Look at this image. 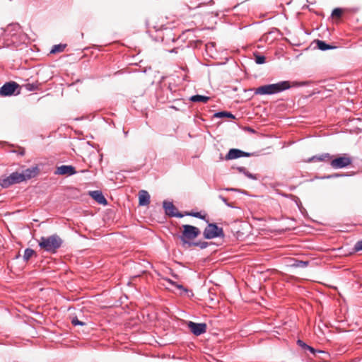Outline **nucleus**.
<instances>
[{"label":"nucleus","instance_id":"nucleus-12","mask_svg":"<svg viewBox=\"0 0 362 362\" xmlns=\"http://www.w3.org/2000/svg\"><path fill=\"white\" fill-rule=\"evenodd\" d=\"M39 173V169L37 167H32L27 168L26 170H23L21 175L22 177V179L23 181H25L27 180H30L34 177H35Z\"/></svg>","mask_w":362,"mask_h":362},{"label":"nucleus","instance_id":"nucleus-1","mask_svg":"<svg viewBox=\"0 0 362 362\" xmlns=\"http://www.w3.org/2000/svg\"><path fill=\"white\" fill-rule=\"evenodd\" d=\"M180 234L177 235L182 247L185 249L190 248V244L200 234V230L193 226L185 224L180 228Z\"/></svg>","mask_w":362,"mask_h":362},{"label":"nucleus","instance_id":"nucleus-5","mask_svg":"<svg viewBox=\"0 0 362 362\" xmlns=\"http://www.w3.org/2000/svg\"><path fill=\"white\" fill-rule=\"evenodd\" d=\"M203 234L206 239H212L224 235L223 228L218 227L215 223H209Z\"/></svg>","mask_w":362,"mask_h":362},{"label":"nucleus","instance_id":"nucleus-19","mask_svg":"<svg viewBox=\"0 0 362 362\" xmlns=\"http://www.w3.org/2000/svg\"><path fill=\"white\" fill-rule=\"evenodd\" d=\"M208 245H209V243L207 242H202V241L194 242V241H193L190 244V247H199L201 249H204Z\"/></svg>","mask_w":362,"mask_h":362},{"label":"nucleus","instance_id":"nucleus-18","mask_svg":"<svg viewBox=\"0 0 362 362\" xmlns=\"http://www.w3.org/2000/svg\"><path fill=\"white\" fill-rule=\"evenodd\" d=\"M66 47V44H59V45H54L52 49H51L50 53L56 54V53H59V52H62L64 50Z\"/></svg>","mask_w":362,"mask_h":362},{"label":"nucleus","instance_id":"nucleus-2","mask_svg":"<svg viewBox=\"0 0 362 362\" xmlns=\"http://www.w3.org/2000/svg\"><path fill=\"white\" fill-rule=\"evenodd\" d=\"M62 244L63 240L57 234H53L47 237H41L38 240L40 249L51 254L56 253Z\"/></svg>","mask_w":362,"mask_h":362},{"label":"nucleus","instance_id":"nucleus-7","mask_svg":"<svg viewBox=\"0 0 362 362\" xmlns=\"http://www.w3.org/2000/svg\"><path fill=\"white\" fill-rule=\"evenodd\" d=\"M163 208L165 209V214L172 217H178L182 218L184 215L178 211V209L175 206V205L170 202L164 201L163 203Z\"/></svg>","mask_w":362,"mask_h":362},{"label":"nucleus","instance_id":"nucleus-32","mask_svg":"<svg viewBox=\"0 0 362 362\" xmlns=\"http://www.w3.org/2000/svg\"><path fill=\"white\" fill-rule=\"evenodd\" d=\"M239 170H240V172H242V171H243V170H244V168H240V169H239Z\"/></svg>","mask_w":362,"mask_h":362},{"label":"nucleus","instance_id":"nucleus-29","mask_svg":"<svg viewBox=\"0 0 362 362\" xmlns=\"http://www.w3.org/2000/svg\"><path fill=\"white\" fill-rule=\"evenodd\" d=\"M168 281L169 282V284L176 286L179 289H182L184 291H187V290L183 288L182 285L177 284L175 282H174V281H173L172 280H170V279H168Z\"/></svg>","mask_w":362,"mask_h":362},{"label":"nucleus","instance_id":"nucleus-3","mask_svg":"<svg viewBox=\"0 0 362 362\" xmlns=\"http://www.w3.org/2000/svg\"><path fill=\"white\" fill-rule=\"evenodd\" d=\"M291 87L288 81H281L277 83L262 86L255 90L256 95H272L275 94Z\"/></svg>","mask_w":362,"mask_h":362},{"label":"nucleus","instance_id":"nucleus-21","mask_svg":"<svg viewBox=\"0 0 362 362\" xmlns=\"http://www.w3.org/2000/svg\"><path fill=\"white\" fill-rule=\"evenodd\" d=\"M214 116L216 117H220V118L224 117H229L231 119L235 118V116L233 115H232L230 112H225V111L217 112L214 115Z\"/></svg>","mask_w":362,"mask_h":362},{"label":"nucleus","instance_id":"nucleus-25","mask_svg":"<svg viewBox=\"0 0 362 362\" xmlns=\"http://www.w3.org/2000/svg\"><path fill=\"white\" fill-rule=\"evenodd\" d=\"M308 265V261H301V260H296L295 263L293 264V267H305Z\"/></svg>","mask_w":362,"mask_h":362},{"label":"nucleus","instance_id":"nucleus-17","mask_svg":"<svg viewBox=\"0 0 362 362\" xmlns=\"http://www.w3.org/2000/svg\"><path fill=\"white\" fill-rule=\"evenodd\" d=\"M210 98L207 96L196 95H193L190 98V100L192 102H201L203 103H206L209 100Z\"/></svg>","mask_w":362,"mask_h":362},{"label":"nucleus","instance_id":"nucleus-10","mask_svg":"<svg viewBox=\"0 0 362 362\" xmlns=\"http://www.w3.org/2000/svg\"><path fill=\"white\" fill-rule=\"evenodd\" d=\"M245 156H250V153L237 148H231L226 156L225 159L229 160Z\"/></svg>","mask_w":362,"mask_h":362},{"label":"nucleus","instance_id":"nucleus-8","mask_svg":"<svg viewBox=\"0 0 362 362\" xmlns=\"http://www.w3.org/2000/svg\"><path fill=\"white\" fill-rule=\"evenodd\" d=\"M18 84L14 81L6 83L0 88V95L1 96H9L14 93L16 90L18 88Z\"/></svg>","mask_w":362,"mask_h":362},{"label":"nucleus","instance_id":"nucleus-11","mask_svg":"<svg viewBox=\"0 0 362 362\" xmlns=\"http://www.w3.org/2000/svg\"><path fill=\"white\" fill-rule=\"evenodd\" d=\"M54 173L61 175H72L76 174V171L72 165H61L57 168Z\"/></svg>","mask_w":362,"mask_h":362},{"label":"nucleus","instance_id":"nucleus-14","mask_svg":"<svg viewBox=\"0 0 362 362\" xmlns=\"http://www.w3.org/2000/svg\"><path fill=\"white\" fill-rule=\"evenodd\" d=\"M90 195L91 197L95 199L98 203L106 205L107 204V200L102 194L101 192L95 190L90 192Z\"/></svg>","mask_w":362,"mask_h":362},{"label":"nucleus","instance_id":"nucleus-31","mask_svg":"<svg viewBox=\"0 0 362 362\" xmlns=\"http://www.w3.org/2000/svg\"><path fill=\"white\" fill-rule=\"evenodd\" d=\"M220 198L224 202H226V199L223 197H220Z\"/></svg>","mask_w":362,"mask_h":362},{"label":"nucleus","instance_id":"nucleus-15","mask_svg":"<svg viewBox=\"0 0 362 362\" xmlns=\"http://www.w3.org/2000/svg\"><path fill=\"white\" fill-rule=\"evenodd\" d=\"M332 159V156H330L329 153H322L319 156H315L312 157L310 159H309V161H325L328 162L330 161Z\"/></svg>","mask_w":362,"mask_h":362},{"label":"nucleus","instance_id":"nucleus-27","mask_svg":"<svg viewBox=\"0 0 362 362\" xmlns=\"http://www.w3.org/2000/svg\"><path fill=\"white\" fill-rule=\"evenodd\" d=\"M71 323L74 326H76V325H86V322L78 320L76 317H74L72 318Z\"/></svg>","mask_w":362,"mask_h":362},{"label":"nucleus","instance_id":"nucleus-6","mask_svg":"<svg viewBox=\"0 0 362 362\" xmlns=\"http://www.w3.org/2000/svg\"><path fill=\"white\" fill-rule=\"evenodd\" d=\"M23 181L21 173L15 172L8 177L0 178V185L4 188H7L12 185L20 183Z\"/></svg>","mask_w":362,"mask_h":362},{"label":"nucleus","instance_id":"nucleus-16","mask_svg":"<svg viewBox=\"0 0 362 362\" xmlns=\"http://www.w3.org/2000/svg\"><path fill=\"white\" fill-rule=\"evenodd\" d=\"M315 42L317 44V46L318 49H320L321 50H323V51L324 50H327V49H332L335 48L334 46H332V45H327L324 41H322V40H315Z\"/></svg>","mask_w":362,"mask_h":362},{"label":"nucleus","instance_id":"nucleus-28","mask_svg":"<svg viewBox=\"0 0 362 362\" xmlns=\"http://www.w3.org/2000/svg\"><path fill=\"white\" fill-rule=\"evenodd\" d=\"M355 251H361L362 250V240L358 241L354 245Z\"/></svg>","mask_w":362,"mask_h":362},{"label":"nucleus","instance_id":"nucleus-4","mask_svg":"<svg viewBox=\"0 0 362 362\" xmlns=\"http://www.w3.org/2000/svg\"><path fill=\"white\" fill-rule=\"evenodd\" d=\"M353 159L348 154H343L330 160V165L334 169L346 168L352 164Z\"/></svg>","mask_w":362,"mask_h":362},{"label":"nucleus","instance_id":"nucleus-26","mask_svg":"<svg viewBox=\"0 0 362 362\" xmlns=\"http://www.w3.org/2000/svg\"><path fill=\"white\" fill-rule=\"evenodd\" d=\"M23 86L29 91H33L37 88V85L34 83H26Z\"/></svg>","mask_w":362,"mask_h":362},{"label":"nucleus","instance_id":"nucleus-22","mask_svg":"<svg viewBox=\"0 0 362 362\" xmlns=\"http://www.w3.org/2000/svg\"><path fill=\"white\" fill-rule=\"evenodd\" d=\"M185 215L186 216H190L196 217V218H199L204 219V220L206 218V214L202 215L201 214V212H186Z\"/></svg>","mask_w":362,"mask_h":362},{"label":"nucleus","instance_id":"nucleus-20","mask_svg":"<svg viewBox=\"0 0 362 362\" xmlns=\"http://www.w3.org/2000/svg\"><path fill=\"white\" fill-rule=\"evenodd\" d=\"M35 254V252L30 248H28L25 250L24 255H23V259L25 261H28L30 257Z\"/></svg>","mask_w":362,"mask_h":362},{"label":"nucleus","instance_id":"nucleus-9","mask_svg":"<svg viewBox=\"0 0 362 362\" xmlns=\"http://www.w3.org/2000/svg\"><path fill=\"white\" fill-rule=\"evenodd\" d=\"M188 327L196 336H199L206 332V325L205 323H196L190 321L188 323Z\"/></svg>","mask_w":362,"mask_h":362},{"label":"nucleus","instance_id":"nucleus-24","mask_svg":"<svg viewBox=\"0 0 362 362\" xmlns=\"http://www.w3.org/2000/svg\"><path fill=\"white\" fill-rule=\"evenodd\" d=\"M265 57L255 54V60L257 64H262L265 62Z\"/></svg>","mask_w":362,"mask_h":362},{"label":"nucleus","instance_id":"nucleus-30","mask_svg":"<svg viewBox=\"0 0 362 362\" xmlns=\"http://www.w3.org/2000/svg\"><path fill=\"white\" fill-rule=\"evenodd\" d=\"M245 174L247 177H250V178H252V179H256V177H255L254 175H252L251 173H248V172L245 173Z\"/></svg>","mask_w":362,"mask_h":362},{"label":"nucleus","instance_id":"nucleus-13","mask_svg":"<svg viewBox=\"0 0 362 362\" xmlns=\"http://www.w3.org/2000/svg\"><path fill=\"white\" fill-rule=\"evenodd\" d=\"M139 205V206H148L150 204V194L146 190H140L138 194Z\"/></svg>","mask_w":362,"mask_h":362},{"label":"nucleus","instance_id":"nucleus-23","mask_svg":"<svg viewBox=\"0 0 362 362\" xmlns=\"http://www.w3.org/2000/svg\"><path fill=\"white\" fill-rule=\"evenodd\" d=\"M342 13H343L342 9L337 8H334L332 11V16L333 18H339L341 16Z\"/></svg>","mask_w":362,"mask_h":362}]
</instances>
